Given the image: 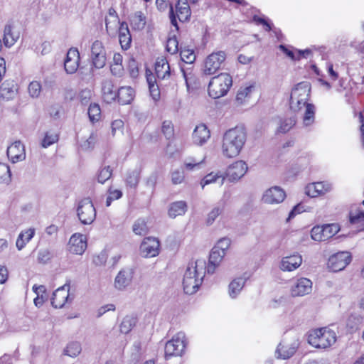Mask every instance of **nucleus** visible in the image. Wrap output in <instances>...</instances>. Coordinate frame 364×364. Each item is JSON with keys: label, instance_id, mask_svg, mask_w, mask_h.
Segmentation results:
<instances>
[{"label": "nucleus", "instance_id": "obj_4", "mask_svg": "<svg viewBox=\"0 0 364 364\" xmlns=\"http://www.w3.org/2000/svg\"><path fill=\"white\" fill-rule=\"evenodd\" d=\"M336 341V333L327 328L312 330L308 336L309 343L317 348H327Z\"/></svg>", "mask_w": 364, "mask_h": 364}, {"label": "nucleus", "instance_id": "obj_32", "mask_svg": "<svg viewBox=\"0 0 364 364\" xmlns=\"http://www.w3.org/2000/svg\"><path fill=\"white\" fill-rule=\"evenodd\" d=\"M247 277L242 276L234 279L229 284L228 294L232 299H235L243 289Z\"/></svg>", "mask_w": 364, "mask_h": 364}, {"label": "nucleus", "instance_id": "obj_24", "mask_svg": "<svg viewBox=\"0 0 364 364\" xmlns=\"http://www.w3.org/2000/svg\"><path fill=\"white\" fill-rule=\"evenodd\" d=\"M20 37L18 29L11 23H8L4 29L3 41L6 47L10 48L14 46Z\"/></svg>", "mask_w": 364, "mask_h": 364}, {"label": "nucleus", "instance_id": "obj_30", "mask_svg": "<svg viewBox=\"0 0 364 364\" xmlns=\"http://www.w3.org/2000/svg\"><path fill=\"white\" fill-rule=\"evenodd\" d=\"M176 14L178 20L181 22L188 21L191 11L187 0H178L176 5Z\"/></svg>", "mask_w": 364, "mask_h": 364}, {"label": "nucleus", "instance_id": "obj_44", "mask_svg": "<svg viewBox=\"0 0 364 364\" xmlns=\"http://www.w3.org/2000/svg\"><path fill=\"white\" fill-rule=\"evenodd\" d=\"M59 139V134L55 131H48L45 134V136L41 141V146L43 148H48L52 144L56 143Z\"/></svg>", "mask_w": 364, "mask_h": 364}, {"label": "nucleus", "instance_id": "obj_25", "mask_svg": "<svg viewBox=\"0 0 364 364\" xmlns=\"http://www.w3.org/2000/svg\"><path fill=\"white\" fill-rule=\"evenodd\" d=\"M297 347L298 343L296 341L289 343L283 341L278 345L276 355L278 358L288 359L294 354Z\"/></svg>", "mask_w": 364, "mask_h": 364}, {"label": "nucleus", "instance_id": "obj_28", "mask_svg": "<svg viewBox=\"0 0 364 364\" xmlns=\"http://www.w3.org/2000/svg\"><path fill=\"white\" fill-rule=\"evenodd\" d=\"M210 133L208 127L203 124L196 126L193 132V141L195 144L202 145L210 138Z\"/></svg>", "mask_w": 364, "mask_h": 364}, {"label": "nucleus", "instance_id": "obj_46", "mask_svg": "<svg viewBox=\"0 0 364 364\" xmlns=\"http://www.w3.org/2000/svg\"><path fill=\"white\" fill-rule=\"evenodd\" d=\"M11 174L9 166L4 163H0V185L8 184L11 181Z\"/></svg>", "mask_w": 364, "mask_h": 364}, {"label": "nucleus", "instance_id": "obj_31", "mask_svg": "<svg viewBox=\"0 0 364 364\" xmlns=\"http://www.w3.org/2000/svg\"><path fill=\"white\" fill-rule=\"evenodd\" d=\"M119 41L122 49L127 50L130 47L132 36L128 25L125 22L120 23L119 28Z\"/></svg>", "mask_w": 364, "mask_h": 364}, {"label": "nucleus", "instance_id": "obj_53", "mask_svg": "<svg viewBox=\"0 0 364 364\" xmlns=\"http://www.w3.org/2000/svg\"><path fill=\"white\" fill-rule=\"evenodd\" d=\"M112 174V169L110 166H105L101 168L97 174V181L100 183H105L107 180H109Z\"/></svg>", "mask_w": 364, "mask_h": 364}, {"label": "nucleus", "instance_id": "obj_22", "mask_svg": "<svg viewBox=\"0 0 364 364\" xmlns=\"http://www.w3.org/2000/svg\"><path fill=\"white\" fill-rule=\"evenodd\" d=\"M7 156L12 163L23 161L26 158L23 144L19 141H15L7 149Z\"/></svg>", "mask_w": 364, "mask_h": 364}, {"label": "nucleus", "instance_id": "obj_40", "mask_svg": "<svg viewBox=\"0 0 364 364\" xmlns=\"http://www.w3.org/2000/svg\"><path fill=\"white\" fill-rule=\"evenodd\" d=\"M304 108L305 109V112L303 117V124L305 127H309L314 122L315 107L312 104H309Z\"/></svg>", "mask_w": 364, "mask_h": 364}, {"label": "nucleus", "instance_id": "obj_55", "mask_svg": "<svg viewBox=\"0 0 364 364\" xmlns=\"http://www.w3.org/2000/svg\"><path fill=\"white\" fill-rule=\"evenodd\" d=\"M323 229L324 230L325 236L326 240L334 236L338 232L340 228L337 224H326L323 225Z\"/></svg>", "mask_w": 364, "mask_h": 364}, {"label": "nucleus", "instance_id": "obj_15", "mask_svg": "<svg viewBox=\"0 0 364 364\" xmlns=\"http://www.w3.org/2000/svg\"><path fill=\"white\" fill-rule=\"evenodd\" d=\"M68 248L70 253L82 255L87 249L86 237L80 233L73 234L69 240Z\"/></svg>", "mask_w": 364, "mask_h": 364}, {"label": "nucleus", "instance_id": "obj_26", "mask_svg": "<svg viewBox=\"0 0 364 364\" xmlns=\"http://www.w3.org/2000/svg\"><path fill=\"white\" fill-rule=\"evenodd\" d=\"M225 255V252H221L213 247L210 254L208 265H206L208 273L213 274L215 269L220 265Z\"/></svg>", "mask_w": 364, "mask_h": 364}, {"label": "nucleus", "instance_id": "obj_50", "mask_svg": "<svg viewBox=\"0 0 364 364\" xmlns=\"http://www.w3.org/2000/svg\"><path fill=\"white\" fill-rule=\"evenodd\" d=\"M311 237L316 242L326 241V238L322 225H316L311 230Z\"/></svg>", "mask_w": 364, "mask_h": 364}, {"label": "nucleus", "instance_id": "obj_35", "mask_svg": "<svg viewBox=\"0 0 364 364\" xmlns=\"http://www.w3.org/2000/svg\"><path fill=\"white\" fill-rule=\"evenodd\" d=\"M146 77L147 83L149 85V92L154 100H157L160 97L159 85L158 83V79L156 76L150 71H146Z\"/></svg>", "mask_w": 364, "mask_h": 364}, {"label": "nucleus", "instance_id": "obj_34", "mask_svg": "<svg viewBox=\"0 0 364 364\" xmlns=\"http://www.w3.org/2000/svg\"><path fill=\"white\" fill-rule=\"evenodd\" d=\"M255 90V83H249L241 87L237 93L236 101L240 104L242 105L246 102L252 96V94Z\"/></svg>", "mask_w": 364, "mask_h": 364}, {"label": "nucleus", "instance_id": "obj_57", "mask_svg": "<svg viewBox=\"0 0 364 364\" xmlns=\"http://www.w3.org/2000/svg\"><path fill=\"white\" fill-rule=\"evenodd\" d=\"M124 123L122 119H115L111 124V133L115 136L118 133L123 134Z\"/></svg>", "mask_w": 364, "mask_h": 364}, {"label": "nucleus", "instance_id": "obj_47", "mask_svg": "<svg viewBox=\"0 0 364 364\" xmlns=\"http://www.w3.org/2000/svg\"><path fill=\"white\" fill-rule=\"evenodd\" d=\"M88 115L90 122L92 123L98 122L101 117V109L99 105L96 103L90 104L88 109Z\"/></svg>", "mask_w": 364, "mask_h": 364}, {"label": "nucleus", "instance_id": "obj_7", "mask_svg": "<svg viewBox=\"0 0 364 364\" xmlns=\"http://www.w3.org/2000/svg\"><path fill=\"white\" fill-rule=\"evenodd\" d=\"M226 58L223 51L213 52L208 55L203 61L202 72L205 75H214L221 67Z\"/></svg>", "mask_w": 364, "mask_h": 364}, {"label": "nucleus", "instance_id": "obj_61", "mask_svg": "<svg viewBox=\"0 0 364 364\" xmlns=\"http://www.w3.org/2000/svg\"><path fill=\"white\" fill-rule=\"evenodd\" d=\"M166 50L171 54H175L178 52V42L175 36L168 39L166 42Z\"/></svg>", "mask_w": 364, "mask_h": 364}, {"label": "nucleus", "instance_id": "obj_63", "mask_svg": "<svg viewBox=\"0 0 364 364\" xmlns=\"http://www.w3.org/2000/svg\"><path fill=\"white\" fill-rule=\"evenodd\" d=\"M97 140V134L92 133L89 138L80 144V146L83 150H89L92 149Z\"/></svg>", "mask_w": 364, "mask_h": 364}, {"label": "nucleus", "instance_id": "obj_59", "mask_svg": "<svg viewBox=\"0 0 364 364\" xmlns=\"http://www.w3.org/2000/svg\"><path fill=\"white\" fill-rule=\"evenodd\" d=\"M92 97V92L89 89H85L80 92L78 99L82 105H87L89 104Z\"/></svg>", "mask_w": 364, "mask_h": 364}, {"label": "nucleus", "instance_id": "obj_39", "mask_svg": "<svg viewBox=\"0 0 364 364\" xmlns=\"http://www.w3.org/2000/svg\"><path fill=\"white\" fill-rule=\"evenodd\" d=\"M130 22L134 29L141 30L146 25V17L141 11H136L131 16Z\"/></svg>", "mask_w": 364, "mask_h": 364}, {"label": "nucleus", "instance_id": "obj_42", "mask_svg": "<svg viewBox=\"0 0 364 364\" xmlns=\"http://www.w3.org/2000/svg\"><path fill=\"white\" fill-rule=\"evenodd\" d=\"M103 97L107 102H112L117 98V93L114 90L113 85L110 82H105L102 86Z\"/></svg>", "mask_w": 364, "mask_h": 364}, {"label": "nucleus", "instance_id": "obj_18", "mask_svg": "<svg viewBox=\"0 0 364 364\" xmlns=\"http://www.w3.org/2000/svg\"><path fill=\"white\" fill-rule=\"evenodd\" d=\"M80 63V53L75 48H71L68 50L66 58L64 61V68L68 74L75 73Z\"/></svg>", "mask_w": 364, "mask_h": 364}, {"label": "nucleus", "instance_id": "obj_64", "mask_svg": "<svg viewBox=\"0 0 364 364\" xmlns=\"http://www.w3.org/2000/svg\"><path fill=\"white\" fill-rule=\"evenodd\" d=\"M253 21L257 25H259V24L263 25L264 27V29L267 31H269L272 29V25H271L270 22H269L268 19L265 18L264 17L254 16Z\"/></svg>", "mask_w": 364, "mask_h": 364}, {"label": "nucleus", "instance_id": "obj_2", "mask_svg": "<svg viewBox=\"0 0 364 364\" xmlns=\"http://www.w3.org/2000/svg\"><path fill=\"white\" fill-rule=\"evenodd\" d=\"M246 141V133L242 127L228 130L223 135L222 153L228 158L239 155Z\"/></svg>", "mask_w": 364, "mask_h": 364}, {"label": "nucleus", "instance_id": "obj_14", "mask_svg": "<svg viewBox=\"0 0 364 364\" xmlns=\"http://www.w3.org/2000/svg\"><path fill=\"white\" fill-rule=\"evenodd\" d=\"M247 165L244 161H237L228 166L225 171V178L231 182L240 179L247 171Z\"/></svg>", "mask_w": 364, "mask_h": 364}, {"label": "nucleus", "instance_id": "obj_38", "mask_svg": "<svg viewBox=\"0 0 364 364\" xmlns=\"http://www.w3.org/2000/svg\"><path fill=\"white\" fill-rule=\"evenodd\" d=\"M363 208L356 207L352 208L349 213L350 223L353 225H358L364 223V200L362 202Z\"/></svg>", "mask_w": 364, "mask_h": 364}, {"label": "nucleus", "instance_id": "obj_29", "mask_svg": "<svg viewBox=\"0 0 364 364\" xmlns=\"http://www.w3.org/2000/svg\"><path fill=\"white\" fill-rule=\"evenodd\" d=\"M16 94V84L14 81L6 80L1 84L0 87L1 97L6 100H10L14 99Z\"/></svg>", "mask_w": 364, "mask_h": 364}, {"label": "nucleus", "instance_id": "obj_21", "mask_svg": "<svg viewBox=\"0 0 364 364\" xmlns=\"http://www.w3.org/2000/svg\"><path fill=\"white\" fill-rule=\"evenodd\" d=\"M286 197L285 192L278 186L267 189L262 196V200L268 204H278L282 203Z\"/></svg>", "mask_w": 364, "mask_h": 364}, {"label": "nucleus", "instance_id": "obj_8", "mask_svg": "<svg viewBox=\"0 0 364 364\" xmlns=\"http://www.w3.org/2000/svg\"><path fill=\"white\" fill-rule=\"evenodd\" d=\"M77 214L82 224L90 225L96 218V210L90 198L81 200L77 208Z\"/></svg>", "mask_w": 364, "mask_h": 364}, {"label": "nucleus", "instance_id": "obj_23", "mask_svg": "<svg viewBox=\"0 0 364 364\" xmlns=\"http://www.w3.org/2000/svg\"><path fill=\"white\" fill-rule=\"evenodd\" d=\"M296 122V118L293 115L277 117L274 119L277 126L276 132L282 134L287 133L294 127Z\"/></svg>", "mask_w": 364, "mask_h": 364}, {"label": "nucleus", "instance_id": "obj_5", "mask_svg": "<svg viewBox=\"0 0 364 364\" xmlns=\"http://www.w3.org/2000/svg\"><path fill=\"white\" fill-rule=\"evenodd\" d=\"M311 87L307 82L299 83L291 91L290 97V108L294 112H299L309 103L307 102Z\"/></svg>", "mask_w": 364, "mask_h": 364}, {"label": "nucleus", "instance_id": "obj_20", "mask_svg": "<svg viewBox=\"0 0 364 364\" xmlns=\"http://www.w3.org/2000/svg\"><path fill=\"white\" fill-rule=\"evenodd\" d=\"M134 272L130 268L120 270L114 279V287L118 290H124L128 287L133 279Z\"/></svg>", "mask_w": 364, "mask_h": 364}, {"label": "nucleus", "instance_id": "obj_62", "mask_svg": "<svg viewBox=\"0 0 364 364\" xmlns=\"http://www.w3.org/2000/svg\"><path fill=\"white\" fill-rule=\"evenodd\" d=\"M185 173L182 170L176 169L171 172V182L175 184H181L184 181Z\"/></svg>", "mask_w": 364, "mask_h": 364}, {"label": "nucleus", "instance_id": "obj_19", "mask_svg": "<svg viewBox=\"0 0 364 364\" xmlns=\"http://www.w3.org/2000/svg\"><path fill=\"white\" fill-rule=\"evenodd\" d=\"M155 73L160 85L161 81L168 80L171 77V68L166 58L159 57L156 59Z\"/></svg>", "mask_w": 364, "mask_h": 364}, {"label": "nucleus", "instance_id": "obj_49", "mask_svg": "<svg viewBox=\"0 0 364 364\" xmlns=\"http://www.w3.org/2000/svg\"><path fill=\"white\" fill-rule=\"evenodd\" d=\"M132 230L138 235H144L148 232L146 223L143 219L136 220L133 225Z\"/></svg>", "mask_w": 364, "mask_h": 364}, {"label": "nucleus", "instance_id": "obj_27", "mask_svg": "<svg viewBox=\"0 0 364 364\" xmlns=\"http://www.w3.org/2000/svg\"><path fill=\"white\" fill-rule=\"evenodd\" d=\"M225 173L221 171H213L205 176L200 181V186L202 188L207 185L216 183L220 186H223L225 181Z\"/></svg>", "mask_w": 364, "mask_h": 364}, {"label": "nucleus", "instance_id": "obj_43", "mask_svg": "<svg viewBox=\"0 0 364 364\" xmlns=\"http://www.w3.org/2000/svg\"><path fill=\"white\" fill-rule=\"evenodd\" d=\"M82 350L81 345L78 342H71L67 345L63 350V354L71 358L78 356Z\"/></svg>", "mask_w": 364, "mask_h": 364}, {"label": "nucleus", "instance_id": "obj_9", "mask_svg": "<svg viewBox=\"0 0 364 364\" xmlns=\"http://www.w3.org/2000/svg\"><path fill=\"white\" fill-rule=\"evenodd\" d=\"M351 261V256L348 252H338L328 259V267L332 272L343 270Z\"/></svg>", "mask_w": 364, "mask_h": 364}, {"label": "nucleus", "instance_id": "obj_13", "mask_svg": "<svg viewBox=\"0 0 364 364\" xmlns=\"http://www.w3.org/2000/svg\"><path fill=\"white\" fill-rule=\"evenodd\" d=\"M332 189V183L328 181L315 182L305 187V193L311 198H316L331 192Z\"/></svg>", "mask_w": 364, "mask_h": 364}, {"label": "nucleus", "instance_id": "obj_51", "mask_svg": "<svg viewBox=\"0 0 364 364\" xmlns=\"http://www.w3.org/2000/svg\"><path fill=\"white\" fill-rule=\"evenodd\" d=\"M139 176L140 172L137 169L129 171L125 179L127 184L132 188L136 187L139 183Z\"/></svg>", "mask_w": 364, "mask_h": 364}, {"label": "nucleus", "instance_id": "obj_1", "mask_svg": "<svg viewBox=\"0 0 364 364\" xmlns=\"http://www.w3.org/2000/svg\"><path fill=\"white\" fill-rule=\"evenodd\" d=\"M206 272V262L203 259L188 263L183 279V290L186 294H193L198 291Z\"/></svg>", "mask_w": 364, "mask_h": 364}, {"label": "nucleus", "instance_id": "obj_58", "mask_svg": "<svg viewBox=\"0 0 364 364\" xmlns=\"http://www.w3.org/2000/svg\"><path fill=\"white\" fill-rule=\"evenodd\" d=\"M231 245V240L228 237H223L218 240L214 247L221 251V252H225L227 254V251L230 248Z\"/></svg>", "mask_w": 364, "mask_h": 364}, {"label": "nucleus", "instance_id": "obj_33", "mask_svg": "<svg viewBox=\"0 0 364 364\" xmlns=\"http://www.w3.org/2000/svg\"><path fill=\"white\" fill-rule=\"evenodd\" d=\"M36 230L33 228H30L26 230H22L16 242V246L18 250H21L25 246L32 240L34 237Z\"/></svg>", "mask_w": 364, "mask_h": 364}, {"label": "nucleus", "instance_id": "obj_48", "mask_svg": "<svg viewBox=\"0 0 364 364\" xmlns=\"http://www.w3.org/2000/svg\"><path fill=\"white\" fill-rule=\"evenodd\" d=\"M183 77L185 80L186 85L188 90L193 89L196 84V77L195 75L190 70H186L184 68H181Z\"/></svg>", "mask_w": 364, "mask_h": 364}, {"label": "nucleus", "instance_id": "obj_3", "mask_svg": "<svg viewBox=\"0 0 364 364\" xmlns=\"http://www.w3.org/2000/svg\"><path fill=\"white\" fill-rule=\"evenodd\" d=\"M232 85V77L228 73H220L210 79L208 86V95L213 99L223 97L228 93Z\"/></svg>", "mask_w": 364, "mask_h": 364}, {"label": "nucleus", "instance_id": "obj_60", "mask_svg": "<svg viewBox=\"0 0 364 364\" xmlns=\"http://www.w3.org/2000/svg\"><path fill=\"white\" fill-rule=\"evenodd\" d=\"M162 132L168 139L173 137L174 134L173 126L171 121H164L162 124Z\"/></svg>", "mask_w": 364, "mask_h": 364}, {"label": "nucleus", "instance_id": "obj_56", "mask_svg": "<svg viewBox=\"0 0 364 364\" xmlns=\"http://www.w3.org/2000/svg\"><path fill=\"white\" fill-rule=\"evenodd\" d=\"M223 206L214 207L208 214L206 223L208 225H212L215 219L223 213Z\"/></svg>", "mask_w": 364, "mask_h": 364}, {"label": "nucleus", "instance_id": "obj_16", "mask_svg": "<svg viewBox=\"0 0 364 364\" xmlns=\"http://www.w3.org/2000/svg\"><path fill=\"white\" fill-rule=\"evenodd\" d=\"M302 261V256L300 254L294 253L283 257L279 263V268L282 272H293L301 265Z\"/></svg>", "mask_w": 364, "mask_h": 364}, {"label": "nucleus", "instance_id": "obj_45", "mask_svg": "<svg viewBox=\"0 0 364 364\" xmlns=\"http://www.w3.org/2000/svg\"><path fill=\"white\" fill-rule=\"evenodd\" d=\"M180 55L181 60L186 63L191 64L196 58V55L193 49L189 48H183L181 49Z\"/></svg>", "mask_w": 364, "mask_h": 364}, {"label": "nucleus", "instance_id": "obj_37", "mask_svg": "<svg viewBox=\"0 0 364 364\" xmlns=\"http://www.w3.org/2000/svg\"><path fill=\"white\" fill-rule=\"evenodd\" d=\"M187 210V204L183 200L176 201L170 205L168 215L175 218L177 216L183 215Z\"/></svg>", "mask_w": 364, "mask_h": 364}, {"label": "nucleus", "instance_id": "obj_11", "mask_svg": "<svg viewBox=\"0 0 364 364\" xmlns=\"http://www.w3.org/2000/svg\"><path fill=\"white\" fill-rule=\"evenodd\" d=\"M91 58L96 68H102L106 63V52L101 41L96 40L91 46Z\"/></svg>", "mask_w": 364, "mask_h": 364}, {"label": "nucleus", "instance_id": "obj_6", "mask_svg": "<svg viewBox=\"0 0 364 364\" xmlns=\"http://www.w3.org/2000/svg\"><path fill=\"white\" fill-rule=\"evenodd\" d=\"M186 338L183 332H178L165 345V358L181 356L186 349Z\"/></svg>", "mask_w": 364, "mask_h": 364}, {"label": "nucleus", "instance_id": "obj_17", "mask_svg": "<svg viewBox=\"0 0 364 364\" xmlns=\"http://www.w3.org/2000/svg\"><path fill=\"white\" fill-rule=\"evenodd\" d=\"M141 255L144 257H154L159 253V241L154 237H146L140 245Z\"/></svg>", "mask_w": 364, "mask_h": 364}, {"label": "nucleus", "instance_id": "obj_52", "mask_svg": "<svg viewBox=\"0 0 364 364\" xmlns=\"http://www.w3.org/2000/svg\"><path fill=\"white\" fill-rule=\"evenodd\" d=\"M205 158L201 161H198L193 158L186 159L184 161L183 166L187 171L198 170L200 165L204 162Z\"/></svg>", "mask_w": 364, "mask_h": 364}, {"label": "nucleus", "instance_id": "obj_41", "mask_svg": "<svg viewBox=\"0 0 364 364\" xmlns=\"http://www.w3.org/2000/svg\"><path fill=\"white\" fill-rule=\"evenodd\" d=\"M136 323V318L133 316H125L119 326V329L122 333H128L135 326Z\"/></svg>", "mask_w": 364, "mask_h": 364}, {"label": "nucleus", "instance_id": "obj_54", "mask_svg": "<svg viewBox=\"0 0 364 364\" xmlns=\"http://www.w3.org/2000/svg\"><path fill=\"white\" fill-rule=\"evenodd\" d=\"M28 90L30 96L36 98L41 92V84L39 81L33 80L30 82Z\"/></svg>", "mask_w": 364, "mask_h": 364}, {"label": "nucleus", "instance_id": "obj_12", "mask_svg": "<svg viewBox=\"0 0 364 364\" xmlns=\"http://www.w3.org/2000/svg\"><path fill=\"white\" fill-rule=\"evenodd\" d=\"M70 288V282H68L53 292L51 303L55 308H63L66 303L71 301L69 294Z\"/></svg>", "mask_w": 364, "mask_h": 364}, {"label": "nucleus", "instance_id": "obj_10", "mask_svg": "<svg viewBox=\"0 0 364 364\" xmlns=\"http://www.w3.org/2000/svg\"><path fill=\"white\" fill-rule=\"evenodd\" d=\"M312 291V282L307 278L300 277L295 279L290 288L291 295L294 297L304 296Z\"/></svg>", "mask_w": 364, "mask_h": 364}, {"label": "nucleus", "instance_id": "obj_36", "mask_svg": "<svg viewBox=\"0 0 364 364\" xmlns=\"http://www.w3.org/2000/svg\"><path fill=\"white\" fill-rule=\"evenodd\" d=\"M134 90L131 87H121L117 93L118 101L122 105H128L134 99Z\"/></svg>", "mask_w": 364, "mask_h": 364}]
</instances>
